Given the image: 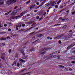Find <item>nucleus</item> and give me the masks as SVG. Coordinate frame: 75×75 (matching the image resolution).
I'll return each mask as SVG.
<instances>
[{"mask_svg":"<svg viewBox=\"0 0 75 75\" xmlns=\"http://www.w3.org/2000/svg\"><path fill=\"white\" fill-rule=\"evenodd\" d=\"M25 13H26V12L23 11L21 14V16L18 15L16 16H15L13 17H12L10 18V19L11 20H12L14 18H16V20H17L18 18L19 17H21L22 16H23V15L24 14H25Z\"/></svg>","mask_w":75,"mask_h":75,"instance_id":"f257e3e1","label":"nucleus"},{"mask_svg":"<svg viewBox=\"0 0 75 75\" xmlns=\"http://www.w3.org/2000/svg\"><path fill=\"white\" fill-rule=\"evenodd\" d=\"M1 58L3 60H4L6 58V54L4 53H3L1 56Z\"/></svg>","mask_w":75,"mask_h":75,"instance_id":"f03ea898","label":"nucleus"},{"mask_svg":"<svg viewBox=\"0 0 75 75\" xmlns=\"http://www.w3.org/2000/svg\"><path fill=\"white\" fill-rule=\"evenodd\" d=\"M72 34H73V33H71L70 34H69L67 35V36H68L69 38H70L72 37Z\"/></svg>","mask_w":75,"mask_h":75,"instance_id":"7ed1b4c3","label":"nucleus"},{"mask_svg":"<svg viewBox=\"0 0 75 75\" xmlns=\"http://www.w3.org/2000/svg\"><path fill=\"white\" fill-rule=\"evenodd\" d=\"M35 7V4H32L29 7L30 9H32V8H34Z\"/></svg>","mask_w":75,"mask_h":75,"instance_id":"20e7f679","label":"nucleus"},{"mask_svg":"<svg viewBox=\"0 0 75 75\" xmlns=\"http://www.w3.org/2000/svg\"><path fill=\"white\" fill-rule=\"evenodd\" d=\"M11 1V4H13V3H16L17 1L16 0H10Z\"/></svg>","mask_w":75,"mask_h":75,"instance_id":"39448f33","label":"nucleus"},{"mask_svg":"<svg viewBox=\"0 0 75 75\" xmlns=\"http://www.w3.org/2000/svg\"><path fill=\"white\" fill-rule=\"evenodd\" d=\"M57 2L56 1H53L52 2V3H53L51 4V6H55V3H56Z\"/></svg>","mask_w":75,"mask_h":75,"instance_id":"423d86ee","label":"nucleus"},{"mask_svg":"<svg viewBox=\"0 0 75 75\" xmlns=\"http://www.w3.org/2000/svg\"><path fill=\"white\" fill-rule=\"evenodd\" d=\"M56 57V55H54L51 56L49 57V58H55Z\"/></svg>","mask_w":75,"mask_h":75,"instance_id":"0eeeda50","label":"nucleus"},{"mask_svg":"<svg viewBox=\"0 0 75 75\" xmlns=\"http://www.w3.org/2000/svg\"><path fill=\"white\" fill-rule=\"evenodd\" d=\"M35 27H36V25H35L33 26L32 27H31V28H30L29 29H28L27 30H25V31H28V30H30V29H31V28H34Z\"/></svg>","mask_w":75,"mask_h":75,"instance_id":"6e6552de","label":"nucleus"},{"mask_svg":"<svg viewBox=\"0 0 75 75\" xmlns=\"http://www.w3.org/2000/svg\"><path fill=\"white\" fill-rule=\"evenodd\" d=\"M7 4H8V5H10L11 4V0H9L7 2Z\"/></svg>","mask_w":75,"mask_h":75,"instance_id":"1a4fd4ad","label":"nucleus"},{"mask_svg":"<svg viewBox=\"0 0 75 75\" xmlns=\"http://www.w3.org/2000/svg\"><path fill=\"white\" fill-rule=\"evenodd\" d=\"M64 40H69V38L67 36H66L64 37Z\"/></svg>","mask_w":75,"mask_h":75,"instance_id":"9d476101","label":"nucleus"},{"mask_svg":"<svg viewBox=\"0 0 75 75\" xmlns=\"http://www.w3.org/2000/svg\"><path fill=\"white\" fill-rule=\"evenodd\" d=\"M41 36H43V35H42V34H40L37 35V37H39V38H41Z\"/></svg>","mask_w":75,"mask_h":75,"instance_id":"9b49d317","label":"nucleus"},{"mask_svg":"<svg viewBox=\"0 0 75 75\" xmlns=\"http://www.w3.org/2000/svg\"><path fill=\"white\" fill-rule=\"evenodd\" d=\"M6 38H1L0 39V40H6Z\"/></svg>","mask_w":75,"mask_h":75,"instance_id":"f8f14e48","label":"nucleus"},{"mask_svg":"<svg viewBox=\"0 0 75 75\" xmlns=\"http://www.w3.org/2000/svg\"><path fill=\"white\" fill-rule=\"evenodd\" d=\"M19 24H18L16 26L18 27H21V24L20 23H19Z\"/></svg>","mask_w":75,"mask_h":75,"instance_id":"ddd939ff","label":"nucleus"},{"mask_svg":"<svg viewBox=\"0 0 75 75\" xmlns=\"http://www.w3.org/2000/svg\"><path fill=\"white\" fill-rule=\"evenodd\" d=\"M16 62H16V61H15L12 64V66H13V65L16 66V64H17V63H16Z\"/></svg>","mask_w":75,"mask_h":75,"instance_id":"4468645a","label":"nucleus"},{"mask_svg":"<svg viewBox=\"0 0 75 75\" xmlns=\"http://www.w3.org/2000/svg\"><path fill=\"white\" fill-rule=\"evenodd\" d=\"M21 53L23 55H25V53H24V50H23L22 51Z\"/></svg>","mask_w":75,"mask_h":75,"instance_id":"2eb2a0df","label":"nucleus"},{"mask_svg":"<svg viewBox=\"0 0 75 75\" xmlns=\"http://www.w3.org/2000/svg\"><path fill=\"white\" fill-rule=\"evenodd\" d=\"M30 1H31L30 0L26 2V4H30Z\"/></svg>","mask_w":75,"mask_h":75,"instance_id":"dca6fc26","label":"nucleus"},{"mask_svg":"<svg viewBox=\"0 0 75 75\" xmlns=\"http://www.w3.org/2000/svg\"><path fill=\"white\" fill-rule=\"evenodd\" d=\"M58 52V51H56L54 52L53 53L51 54L50 55H52V54H56Z\"/></svg>","mask_w":75,"mask_h":75,"instance_id":"f3484780","label":"nucleus"},{"mask_svg":"<svg viewBox=\"0 0 75 75\" xmlns=\"http://www.w3.org/2000/svg\"><path fill=\"white\" fill-rule=\"evenodd\" d=\"M4 4V2H2L0 1V5H3Z\"/></svg>","mask_w":75,"mask_h":75,"instance_id":"a211bd4d","label":"nucleus"},{"mask_svg":"<svg viewBox=\"0 0 75 75\" xmlns=\"http://www.w3.org/2000/svg\"><path fill=\"white\" fill-rule=\"evenodd\" d=\"M70 58L72 59H75V56H72L70 57Z\"/></svg>","mask_w":75,"mask_h":75,"instance_id":"6ab92c4d","label":"nucleus"},{"mask_svg":"<svg viewBox=\"0 0 75 75\" xmlns=\"http://www.w3.org/2000/svg\"><path fill=\"white\" fill-rule=\"evenodd\" d=\"M27 59V56H23V59Z\"/></svg>","mask_w":75,"mask_h":75,"instance_id":"aec40b11","label":"nucleus"},{"mask_svg":"<svg viewBox=\"0 0 75 75\" xmlns=\"http://www.w3.org/2000/svg\"><path fill=\"white\" fill-rule=\"evenodd\" d=\"M24 30H25V29H21V30H19L18 31V32H19V33H20V32H21V31H24Z\"/></svg>","mask_w":75,"mask_h":75,"instance_id":"412c9836","label":"nucleus"},{"mask_svg":"<svg viewBox=\"0 0 75 75\" xmlns=\"http://www.w3.org/2000/svg\"><path fill=\"white\" fill-rule=\"evenodd\" d=\"M75 45V44H73L71 45H70V47H71V48H72V47H74V45Z\"/></svg>","mask_w":75,"mask_h":75,"instance_id":"4be33fe9","label":"nucleus"},{"mask_svg":"<svg viewBox=\"0 0 75 75\" xmlns=\"http://www.w3.org/2000/svg\"><path fill=\"white\" fill-rule=\"evenodd\" d=\"M22 8L21 7H20L18 9H17V12L18 11H20L21 10Z\"/></svg>","mask_w":75,"mask_h":75,"instance_id":"5701e85b","label":"nucleus"},{"mask_svg":"<svg viewBox=\"0 0 75 75\" xmlns=\"http://www.w3.org/2000/svg\"><path fill=\"white\" fill-rule=\"evenodd\" d=\"M59 67H61L62 68H65L64 66L61 65H59Z\"/></svg>","mask_w":75,"mask_h":75,"instance_id":"b1692460","label":"nucleus"},{"mask_svg":"<svg viewBox=\"0 0 75 75\" xmlns=\"http://www.w3.org/2000/svg\"><path fill=\"white\" fill-rule=\"evenodd\" d=\"M61 0H60L59 1L57 2V4H59L61 3Z\"/></svg>","mask_w":75,"mask_h":75,"instance_id":"393cba45","label":"nucleus"},{"mask_svg":"<svg viewBox=\"0 0 75 75\" xmlns=\"http://www.w3.org/2000/svg\"><path fill=\"white\" fill-rule=\"evenodd\" d=\"M61 25V24H55L54 25V27H55V26H57V25Z\"/></svg>","mask_w":75,"mask_h":75,"instance_id":"a878e982","label":"nucleus"},{"mask_svg":"<svg viewBox=\"0 0 75 75\" xmlns=\"http://www.w3.org/2000/svg\"><path fill=\"white\" fill-rule=\"evenodd\" d=\"M20 61H21V62H25V61L22 59H20Z\"/></svg>","mask_w":75,"mask_h":75,"instance_id":"bb28decb","label":"nucleus"},{"mask_svg":"<svg viewBox=\"0 0 75 75\" xmlns=\"http://www.w3.org/2000/svg\"><path fill=\"white\" fill-rule=\"evenodd\" d=\"M26 23L27 24H31V22H28Z\"/></svg>","mask_w":75,"mask_h":75,"instance_id":"cd10ccee","label":"nucleus"},{"mask_svg":"<svg viewBox=\"0 0 75 75\" xmlns=\"http://www.w3.org/2000/svg\"><path fill=\"white\" fill-rule=\"evenodd\" d=\"M40 18V16H38L36 17V19L37 20H38L39 19V18Z\"/></svg>","mask_w":75,"mask_h":75,"instance_id":"c85d7f7f","label":"nucleus"},{"mask_svg":"<svg viewBox=\"0 0 75 75\" xmlns=\"http://www.w3.org/2000/svg\"><path fill=\"white\" fill-rule=\"evenodd\" d=\"M6 38H7V39H8V38H9V40L11 39V38H10V37L9 36L7 37Z\"/></svg>","mask_w":75,"mask_h":75,"instance_id":"c756f323","label":"nucleus"},{"mask_svg":"<svg viewBox=\"0 0 75 75\" xmlns=\"http://www.w3.org/2000/svg\"><path fill=\"white\" fill-rule=\"evenodd\" d=\"M16 66L18 67H20V64H19V63H18L16 65Z\"/></svg>","mask_w":75,"mask_h":75,"instance_id":"7c9ffc66","label":"nucleus"},{"mask_svg":"<svg viewBox=\"0 0 75 75\" xmlns=\"http://www.w3.org/2000/svg\"><path fill=\"white\" fill-rule=\"evenodd\" d=\"M46 53V52H42L41 53V54H45Z\"/></svg>","mask_w":75,"mask_h":75,"instance_id":"2f4dec72","label":"nucleus"},{"mask_svg":"<svg viewBox=\"0 0 75 75\" xmlns=\"http://www.w3.org/2000/svg\"><path fill=\"white\" fill-rule=\"evenodd\" d=\"M65 33H63V34H62V35H61V36L62 37H64V35H65Z\"/></svg>","mask_w":75,"mask_h":75,"instance_id":"473e14b6","label":"nucleus"},{"mask_svg":"<svg viewBox=\"0 0 75 75\" xmlns=\"http://www.w3.org/2000/svg\"><path fill=\"white\" fill-rule=\"evenodd\" d=\"M61 37H62L61 36H61L60 35H58L57 36V37H58V38H61Z\"/></svg>","mask_w":75,"mask_h":75,"instance_id":"72a5a7b5","label":"nucleus"},{"mask_svg":"<svg viewBox=\"0 0 75 75\" xmlns=\"http://www.w3.org/2000/svg\"><path fill=\"white\" fill-rule=\"evenodd\" d=\"M45 2L43 1L41 3V4L42 5H43L44 4H45Z\"/></svg>","mask_w":75,"mask_h":75,"instance_id":"f704fd0d","label":"nucleus"},{"mask_svg":"<svg viewBox=\"0 0 75 75\" xmlns=\"http://www.w3.org/2000/svg\"><path fill=\"white\" fill-rule=\"evenodd\" d=\"M74 14H75V11L73 12H72V15H74Z\"/></svg>","mask_w":75,"mask_h":75,"instance_id":"c9c22d12","label":"nucleus"},{"mask_svg":"<svg viewBox=\"0 0 75 75\" xmlns=\"http://www.w3.org/2000/svg\"><path fill=\"white\" fill-rule=\"evenodd\" d=\"M8 52H9V53H11V50L10 49L8 50Z\"/></svg>","mask_w":75,"mask_h":75,"instance_id":"e433bc0d","label":"nucleus"},{"mask_svg":"<svg viewBox=\"0 0 75 75\" xmlns=\"http://www.w3.org/2000/svg\"><path fill=\"white\" fill-rule=\"evenodd\" d=\"M17 8H18V6H15V7L14 8V9H17Z\"/></svg>","mask_w":75,"mask_h":75,"instance_id":"4c0bfd02","label":"nucleus"},{"mask_svg":"<svg viewBox=\"0 0 75 75\" xmlns=\"http://www.w3.org/2000/svg\"><path fill=\"white\" fill-rule=\"evenodd\" d=\"M42 51H45L46 50V49L45 48H43L42 49Z\"/></svg>","mask_w":75,"mask_h":75,"instance_id":"58836bf2","label":"nucleus"},{"mask_svg":"<svg viewBox=\"0 0 75 75\" xmlns=\"http://www.w3.org/2000/svg\"><path fill=\"white\" fill-rule=\"evenodd\" d=\"M55 7L56 8H58V6L57 5H56L55 6Z\"/></svg>","mask_w":75,"mask_h":75,"instance_id":"ea45409f","label":"nucleus"},{"mask_svg":"<svg viewBox=\"0 0 75 75\" xmlns=\"http://www.w3.org/2000/svg\"><path fill=\"white\" fill-rule=\"evenodd\" d=\"M35 24H36V23H33L32 24V26H33L34 25H35Z\"/></svg>","mask_w":75,"mask_h":75,"instance_id":"a19ab883","label":"nucleus"},{"mask_svg":"<svg viewBox=\"0 0 75 75\" xmlns=\"http://www.w3.org/2000/svg\"><path fill=\"white\" fill-rule=\"evenodd\" d=\"M18 27L16 26V29L17 30H18Z\"/></svg>","mask_w":75,"mask_h":75,"instance_id":"79ce46f5","label":"nucleus"},{"mask_svg":"<svg viewBox=\"0 0 75 75\" xmlns=\"http://www.w3.org/2000/svg\"><path fill=\"white\" fill-rule=\"evenodd\" d=\"M49 3H48L45 4V6H49Z\"/></svg>","mask_w":75,"mask_h":75,"instance_id":"37998d69","label":"nucleus"},{"mask_svg":"<svg viewBox=\"0 0 75 75\" xmlns=\"http://www.w3.org/2000/svg\"><path fill=\"white\" fill-rule=\"evenodd\" d=\"M8 14H9V12L6 13L5 15L6 16H7V15H8Z\"/></svg>","mask_w":75,"mask_h":75,"instance_id":"c03bdc74","label":"nucleus"},{"mask_svg":"<svg viewBox=\"0 0 75 75\" xmlns=\"http://www.w3.org/2000/svg\"><path fill=\"white\" fill-rule=\"evenodd\" d=\"M51 48H49L48 47H47L46 49V50H49L50 49H51Z\"/></svg>","mask_w":75,"mask_h":75,"instance_id":"a18cd8bd","label":"nucleus"},{"mask_svg":"<svg viewBox=\"0 0 75 75\" xmlns=\"http://www.w3.org/2000/svg\"><path fill=\"white\" fill-rule=\"evenodd\" d=\"M22 27H25V25L24 24H23L22 25Z\"/></svg>","mask_w":75,"mask_h":75,"instance_id":"49530a36","label":"nucleus"},{"mask_svg":"<svg viewBox=\"0 0 75 75\" xmlns=\"http://www.w3.org/2000/svg\"><path fill=\"white\" fill-rule=\"evenodd\" d=\"M72 64H75V61H73L71 62Z\"/></svg>","mask_w":75,"mask_h":75,"instance_id":"de8ad7c7","label":"nucleus"},{"mask_svg":"<svg viewBox=\"0 0 75 75\" xmlns=\"http://www.w3.org/2000/svg\"><path fill=\"white\" fill-rule=\"evenodd\" d=\"M60 7L61 8H64V6H60Z\"/></svg>","mask_w":75,"mask_h":75,"instance_id":"09e8293b","label":"nucleus"},{"mask_svg":"<svg viewBox=\"0 0 75 75\" xmlns=\"http://www.w3.org/2000/svg\"><path fill=\"white\" fill-rule=\"evenodd\" d=\"M14 14H15V13H14V12H12L11 13V15L12 16H13V15H14Z\"/></svg>","mask_w":75,"mask_h":75,"instance_id":"8fccbe9b","label":"nucleus"},{"mask_svg":"<svg viewBox=\"0 0 75 75\" xmlns=\"http://www.w3.org/2000/svg\"><path fill=\"white\" fill-rule=\"evenodd\" d=\"M66 12L67 13V14H68L69 13V10H68L66 11Z\"/></svg>","mask_w":75,"mask_h":75,"instance_id":"3c124183","label":"nucleus"},{"mask_svg":"<svg viewBox=\"0 0 75 75\" xmlns=\"http://www.w3.org/2000/svg\"><path fill=\"white\" fill-rule=\"evenodd\" d=\"M34 33H35V32H32L31 33H30V35H32V34H34Z\"/></svg>","mask_w":75,"mask_h":75,"instance_id":"603ef678","label":"nucleus"},{"mask_svg":"<svg viewBox=\"0 0 75 75\" xmlns=\"http://www.w3.org/2000/svg\"><path fill=\"white\" fill-rule=\"evenodd\" d=\"M62 43L61 41V40H59V44H61Z\"/></svg>","mask_w":75,"mask_h":75,"instance_id":"864d4df0","label":"nucleus"},{"mask_svg":"<svg viewBox=\"0 0 75 75\" xmlns=\"http://www.w3.org/2000/svg\"><path fill=\"white\" fill-rule=\"evenodd\" d=\"M52 8V6H50L48 8V9H50V8Z\"/></svg>","mask_w":75,"mask_h":75,"instance_id":"5fc2aeb1","label":"nucleus"},{"mask_svg":"<svg viewBox=\"0 0 75 75\" xmlns=\"http://www.w3.org/2000/svg\"><path fill=\"white\" fill-rule=\"evenodd\" d=\"M67 25H64V28H67Z\"/></svg>","mask_w":75,"mask_h":75,"instance_id":"6e6d98bb","label":"nucleus"},{"mask_svg":"<svg viewBox=\"0 0 75 75\" xmlns=\"http://www.w3.org/2000/svg\"><path fill=\"white\" fill-rule=\"evenodd\" d=\"M30 16V14H28V15H27V16L29 17V16Z\"/></svg>","mask_w":75,"mask_h":75,"instance_id":"4d7b16f0","label":"nucleus"},{"mask_svg":"<svg viewBox=\"0 0 75 75\" xmlns=\"http://www.w3.org/2000/svg\"><path fill=\"white\" fill-rule=\"evenodd\" d=\"M62 21H65V20H66V19H62Z\"/></svg>","mask_w":75,"mask_h":75,"instance_id":"13d9d810","label":"nucleus"},{"mask_svg":"<svg viewBox=\"0 0 75 75\" xmlns=\"http://www.w3.org/2000/svg\"><path fill=\"white\" fill-rule=\"evenodd\" d=\"M46 14V12H45L44 14H43V16H45V15Z\"/></svg>","mask_w":75,"mask_h":75,"instance_id":"bf43d9fd","label":"nucleus"},{"mask_svg":"<svg viewBox=\"0 0 75 75\" xmlns=\"http://www.w3.org/2000/svg\"><path fill=\"white\" fill-rule=\"evenodd\" d=\"M75 2H74V3H73L72 4H71V5H70V6H71L72 5H74V4H75Z\"/></svg>","mask_w":75,"mask_h":75,"instance_id":"052dcab7","label":"nucleus"},{"mask_svg":"<svg viewBox=\"0 0 75 75\" xmlns=\"http://www.w3.org/2000/svg\"><path fill=\"white\" fill-rule=\"evenodd\" d=\"M36 4L38 5H38H39V2H37Z\"/></svg>","mask_w":75,"mask_h":75,"instance_id":"680f3d73","label":"nucleus"},{"mask_svg":"<svg viewBox=\"0 0 75 75\" xmlns=\"http://www.w3.org/2000/svg\"><path fill=\"white\" fill-rule=\"evenodd\" d=\"M52 3H53L52 2H51V3H50V4H49V6H50V5H51V4Z\"/></svg>","mask_w":75,"mask_h":75,"instance_id":"e2e57ef3","label":"nucleus"},{"mask_svg":"<svg viewBox=\"0 0 75 75\" xmlns=\"http://www.w3.org/2000/svg\"><path fill=\"white\" fill-rule=\"evenodd\" d=\"M2 45H5V44H4V43H2Z\"/></svg>","mask_w":75,"mask_h":75,"instance_id":"0e129e2a","label":"nucleus"},{"mask_svg":"<svg viewBox=\"0 0 75 75\" xmlns=\"http://www.w3.org/2000/svg\"><path fill=\"white\" fill-rule=\"evenodd\" d=\"M71 48L70 47V46L68 47H67V49H69V48Z\"/></svg>","mask_w":75,"mask_h":75,"instance_id":"69168bd1","label":"nucleus"},{"mask_svg":"<svg viewBox=\"0 0 75 75\" xmlns=\"http://www.w3.org/2000/svg\"><path fill=\"white\" fill-rule=\"evenodd\" d=\"M72 31V30H71L69 31V33H71Z\"/></svg>","mask_w":75,"mask_h":75,"instance_id":"338daca9","label":"nucleus"},{"mask_svg":"<svg viewBox=\"0 0 75 75\" xmlns=\"http://www.w3.org/2000/svg\"><path fill=\"white\" fill-rule=\"evenodd\" d=\"M8 31H11V29L9 28L8 29Z\"/></svg>","mask_w":75,"mask_h":75,"instance_id":"774afa93","label":"nucleus"}]
</instances>
